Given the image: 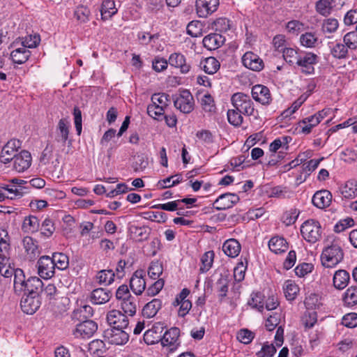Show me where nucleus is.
<instances>
[{
	"label": "nucleus",
	"mask_w": 357,
	"mask_h": 357,
	"mask_svg": "<svg viewBox=\"0 0 357 357\" xmlns=\"http://www.w3.org/2000/svg\"><path fill=\"white\" fill-rule=\"evenodd\" d=\"M219 0H196V11L199 17H207L217 10Z\"/></svg>",
	"instance_id": "nucleus-10"
},
{
	"label": "nucleus",
	"mask_w": 357,
	"mask_h": 357,
	"mask_svg": "<svg viewBox=\"0 0 357 357\" xmlns=\"http://www.w3.org/2000/svg\"><path fill=\"white\" fill-rule=\"evenodd\" d=\"M98 329V324L93 320H85L77 324L73 331V335L76 338L89 339L91 337Z\"/></svg>",
	"instance_id": "nucleus-6"
},
{
	"label": "nucleus",
	"mask_w": 357,
	"mask_h": 357,
	"mask_svg": "<svg viewBox=\"0 0 357 357\" xmlns=\"http://www.w3.org/2000/svg\"><path fill=\"white\" fill-rule=\"evenodd\" d=\"M147 113L151 117L155 119H159V117L164 114L163 106H160L159 105H155L153 103L150 104L147 107Z\"/></svg>",
	"instance_id": "nucleus-57"
},
{
	"label": "nucleus",
	"mask_w": 357,
	"mask_h": 357,
	"mask_svg": "<svg viewBox=\"0 0 357 357\" xmlns=\"http://www.w3.org/2000/svg\"><path fill=\"white\" fill-rule=\"evenodd\" d=\"M317 321V314L315 311H307L303 317V321L306 328H312Z\"/></svg>",
	"instance_id": "nucleus-58"
},
{
	"label": "nucleus",
	"mask_w": 357,
	"mask_h": 357,
	"mask_svg": "<svg viewBox=\"0 0 357 357\" xmlns=\"http://www.w3.org/2000/svg\"><path fill=\"white\" fill-rule=\"evenodd\" d=\"M229 279L227 275L221 274L215 284V288L218 294V298L220 301L227 296L229 289Z\"/></svg>",
	"instance_id": "nucleus-30"
},
{
	"label": "nucleus",
	"mask_w": 357,
	"mask_h": 357,
	"mask_svg": "<svg viewBox=\"0 0 357 357\" xmlns=\"http://www.w3.org/2000/svg\"><path fill=\"white\" fill-rule=\"evenodd\" d=\"M275 352L276 349L273 344H264L257 355L258 357H273Z\"/></svg>",
	"instance_id": "nucleus-64"
},
{
	"label": "nucleus",
	"mask_w": 357,
	"mask_h": 357,
	"mask_svg": "<svg viewBox=\"0 0 357 357\" xmlns=\"http://www.w3.org/2000/svg\"><path fill=\"white\" fill-rule=\"evenodd\" d=\"M213 251L206 252L202 255L201 258L202 265L199 268L200 272L206 273L211 268L213 262Z\"/></svg>",
	"instance_id": "nucleus-45"
},
{
	"label": "nucleus",
	"mask_w": 357,
	"mask_h": 357,
	"mask_svg": "<svg viewBox=\"0 0 357 357\" xmlns=\"http://www.w3.org/2000/svg\"><path fill=\"white\" fill-rule=\"evenodd\" d=\"M56 268L59 270H65L68 267L69 260L68 257L62 252H54L50 257Z\"/></svg>",
	"instance_id": "nucleus-39"
},
{
	"label": "nucleus",
	"mask_w": 357,
	"mask_h": 357,
	"mask_svg": "<svg viewBox=\"0 0 357 357\" xmlns=\"http://www.w3.org/2000/svg\"><path fill=\"white\" fill-rule=\"evenodd\" d=\"M213 28L217 31L225 32L230 29L229 20L224 17L218 18L213 22Z\"/></svg>",
	"instance_id": "nucleus-61"
},
{
	"label": "nucleus",
	"mask_w": 357,
	"mask_h": 357,
	"mask_svg": "<svg viewBox=\"0 0 357 357\" xmlns=\"http://www.w3.org/2000/svg\"><path fill=\"white\" fill-rule=\"evenodd\" d=\"M130 331L128 327L109 328L105 331L104 337L112 344L123 345L128 341Z\"/></svg>",
	"instance_id": "nucleus-4"
},
{
	"label": "nucleus",
	"mask_w": 357,
	"mask_h": 357,
	"mask_svg": "<svg viewBox=\"0 0 357 357\" xmlns=\"http://www.w3.org/2000/svg\"><path fill=\"white\" fill-rule=\"evenodd\" d=\"M242 114L236 109H229L227 111V119L230 124L234 126H240L243 122Z\"/></svg>",
	"instance_id": "nucleus-50"
},
{
	"label": "nucleus",
	"mask_w": 357,
	"mask_h": 357,
	"mask_svg": "<svg viewBox=\"0 0 357 357\" xmlns=\"http://www.w3.org/2000/svg\"><path fill=\"white\" fill-rule=\"evenodd\" d=\"M175 107L185 114L190 113L194 109L193 96L188 90H183L179 95L173 97Z\"/></svg>",
	"instance_id": "nucleus-5"
},
{
	"label": "nucleus",
	"mask_w": 357,
	"mask_h": 357,
	"mask_svg": "<svg viewBox=\"0 0 357 357\" xmlns=\"http://www.w3.org/2000/svg\"><path fill=\"white\" fill-rule=\"evenodd\" d=\"M316 10L320 15L326 16L331 13V3L329 0H319L316 3Z\"/></svg>",
	"instance_id": "nucleus-55"
},
{
	"label": "nucleus",
	"mask_w": 357,
	"mask_h": 357,
	"mask_svg": "<svg viewBox=\"0 0 357 357\" xmlns=\"http://www.w3.org/2000/svg\"><path fill=\"white\" fill-rule=\"evenodd\" d=\"M344 258V252L340 240H334L326 247L321 253V264L326 268H333L340 263Z\"/></svg>",
	"instance_id": "nucleus-1"
},
{
	"label": "nucleus",
	"mask_w": 357,
	"mask_h": 357,
	"mask_svg": "<svg viewBox=\"0 0 357 357\" xmlns=\"http://www.w3.org/2000/svg\"><path fill=\"white\" fill-rule=\"evenodd\" d=\"M162 271L163 268L162 264L158 261H153L149 267L148 275L151 278L155 280L162 275Z\"/></svg>",
	"instance_id": "nucleus-52"
},
{
	"label": "nucleus",
	"mask_w": 357,
	"mask_h": 357,
	"mask_svg": "<svg viewBox=\"0 0 357 357\" xmlns=\"http://www.w3.org/2000/svg\"><path fill=\"white\" fill-rule=\"evenodd\" d=\"M354 221L351 218H347L340 220L334 227V231L336 233H340L348 227L354 225Z\"/></svg>",
	"instance_id": "nucleus-63"
},
{
	"label": "nucleus",
	"mask_w": 357,
	"mask_h": 357,
	"mask_svg": "<svg viewBox=\"0 0 357 357\" xmlns=\"http://www.w3.org/2000/svg\"><path fill=\"white\" fill-rule=\"evenodd\" d=\"M282 56L285 61L291 65L296 64L300 56L296 50L285 47L282 50Z\"/></svg>",
	"instance_id": "nucleus-44"
},
{
	"label": "nucleus",
	"mask_w": 357,
	"mask_h": 357,
	"mask_svg": "<svg viewBox=\"0 0 357 357\" xmlns=\"http://www.w3.org/2000/svg\"><path fill=\"white\" fill-rule=\"evenodd\" d=\"M31 52L24 47H18L10 53V57L15 63H24L30 57Z\"/></svg>",
	"instance_id": "nucleus-36"
},
{
	"label": "nucleus",
	"mask_w": 357,
	"mask_h": 357,
	"mask_svg": "<svg viewBox=\"0 0 357 357\" xmlns=\"http://www.w3.org/2000/svg\"><path fill=\"white\" fill-rule=\"evenodd\" d=\"M22 244L27 258L34 260L40 254L37 242L31 236H25L22 240Z\"/></svg>",
	"instance_id": "nucleus-21"
},
{
	"label": "nucleus",
	"mask_w": 357,
	"mask_h": 357,
	"mask_svg": "<svg viewBox=\"0 0 357 357\" xmlns=\"http://www.w3.org/2000/svg\"><path fill=\"white\" fill-rule=\"evenodd\" d=\"M242 63L245 68L257 72L261 71L264 67L263 60L252 52H247L243 54Z\"/></svg>",
	"instance_id": "nucleus-13"
},
{
	"label": "nucleus",
	"mask_w": 357,
	"mask_h": 357,
	"mask_svg": "<svg viewBox=\"0 0 357 357\" xmlns=\"http://www.w3.org/2000/svg\"><path fill=\"white\" fill-rule=\"evenodd\" d=\"M32 162L31 153L26 150H23L18 153L12 160L13 169L19 173H22L27 170Z\"/></svg>",
	"instance_id": "nucleus-9"
},
{
	"label": "nucleus",
	"mask_w": 357,
	"mask_h": 357,
	"mask_svg": "<svg viewBox=\"0 0 357 357\" xmlns=\"http://www.w3.org/2000/svg\"><path fill=\"white\" fill-rule=\"evenodd\" d=\"M137 303V298L132 296L121 302V309L123 310L124 313L130 316H133L136 313Z\"/></svg>",
	"instance_id": "nucleus-40"
},
{
	"label": "nucleus",
	"mask_w": 357,
	"mask_h": 357,
	"mask_svg": "<svg viewBox=\"0 0 357 357\" xmlns=\"http://www.w3.org/2000/svg\"><path fill=\"white\" fill-rule=\"evenodd\" d=\"M107 321L111 328H128L129 324L127 316L117 310L107 312Z\"/></svg>",
	"instance_id": "nucleus-11"
},
{
	"label": "nucleus",
	"mask_w": 357,
	"mask_h": 357,
	"mask_svg": "<svg viewBox=\"0 0 357 357\" xmlns=\"http://www.w3.org/2000/svg\"><path fill=\"white\" fill-rule=\"evenodd\" d=\"M298 215L299 211H298L296 208H291L283 213L282 221L285 225L290 226L296 221Z\"/></svg>",
	"instance_id": "nucleus-51"
},
{
	"label": "nucleus",
	"mask_w": 357,
	"mask_h": 357,
	"mask_svg": "<svg viewBox=\"0 0 357 357\" xmlns=\"http://www.w3.org/2000/svg\"><path fill=\"white\" fill-rule=\"evenodd\" d=\"M18 40L21 41V45H22V47L25 49L26 47L35 48L39 45L40 38V36L38 34L29 35L25 37L19 38L13 43V45H17L19 43Z\"/></svg>",
	"instance_id": "nucleus-38"
},
{
	"label": "nucleus",
	"mask_w": 357,
	"mask_h": 357,
	"mask_svg": "<svg viewBox=\"0 0 357 357\" xmlns=\"http://www.w3.org/2000/svg\"><path fill=\"white\" fill-rule=\"evenodd\" d=\"M342 324L347 328L357 326V314L352 312L344 315L342 319Z\"/></svg>",
	"instance_id": "nucleus-62"
},
{
	"label": "nucleus",
	"mask_w": 357,
	"mask_h": 357,
	"mask_svg": "<svg viewBox=\"0 0 357 357\" xmlns=\"http://www.w3.org/2000/svg\"><path fill=\"white\" fill-rule=\"evenodd\" d=\"M90 10L84 6H78L75 11V17L82 23H84L89 20L90 15Z\"/></svg>",
	"instance_id": "nucleus-54"
},
{
	"label": "nucleus",
	"mask_w": 357,
	"mask_h": 357,
	"mask_svg": "<svg viewBox=\"0 0 357 357\" xmlns=\"http://www.w3.org/2000/svg\"><path fill=\"white\" fill-rule=\"evenodd\" d=\"M22 143L20 140L13 139L8 141L2 148L0 153V162L3 164L10 163L14 157L17 154V151L21 147Z\"/></svg>",
	"instance_id": "nucleus-7"
},
{
	"label": "nucleus",
	"mask_w": 357,
	"mask_h": 357,
	"mask_svg": "<svg viewBox=\"0 0 357 357\" xmlns=\"http://www.w3.org/2000/svg\"><path fill=\"white\" fill-rule=\"evenodd\" d=\"M220 62L212 56L205 59L200 63V66L204 72L210 75L215 73L220 68Z\"/></svg>",
	"instance_id": "nucleus-37"
},
{
	"label": "nucleus",
	"mask_w": 357,
	"mask_h": 357,
	"mask_svg": "<svg viewBox=\"0 0 357 357\" xmlns=\"http://www.w3.org/2000/svg\"><path fill=\"white\" fill-rule=\"evenodd\" d=\"M349 278V274L347 271L338 270L333 276V285L336 289H343L348 284Z\"/></svg>",
	"instance_id": "nucleus-33"
},
{
	"label": "nucleus",
	"mask_w": 357,
	"mask_h": 357,
	"mask_svg": "<svg viewBox=\"0 0 357 357\" xmlns=\"http://www.w3.org/2000/svg\"><path fill=\"white\" fill-rule=\"evenodd\" d=\"M144 272L137 270L130 280V287L135 295H141L146 288Z\"/></svg>",
	"instance_id": "nucleus-18"
},
{
	"label": "nucleus",
	"mask_w": 357,
	"mask_h": 357,
	"mask_svg": "<svg viewBox=\"0 0 357 357\" xmlns=\"http://www.w3.org/2000/svg\"><path fill=\"white\" fill-rule=\"evenodd\" d=\"M162 301L160 299L154 298L146 303L142 309L144 317L149 319L155 317L159 310L162 307Z\"/></svg>",
	"instance_id": "nucleus-29"
},
{
	"label": "nucleus",
	"mask_w": 357,
	"mask_h": 357,
	"mask_svg": "<svg viewBox=\"0 0 357 357\" xmlns=\"http://www.w3.org/2000/svg\"><path fill=\"white\" fill-rule=\"evenodd\" d=\"M38 273L43 279L52 278L55 273L56 267L50 257L44 255L37 262Z\"/></svg>",
	"instance_id": "nucleus-8"
},
{
	"label": "nucleus",
	"mask_w": 357,
	"mask_h": 357,
	"mask_svg": "<svg viewBox=\"0 0 357 357\" xmlns=\"http://www.w3.org/2000/svg\"><path fill=\"white\" fill-rule=\"evenodd\" d=\"M288 247L287 241L282 236H273L268 241V248L275 254L285 252Z\"/></svg>",
	"instance_id": "nucleus-24"
},
{
	"label": "nucleus",
	"mask_w": 357,
	"mask_h": 357,
	"mask_svg": "<svg viewBox=\"0 0 357 357\" xmlns=\"http://www.w3.org/2000/svg\"><path fill=\"white\" fill-rule=\"evenodd\" d=\"M231 102L239 112L248 116H255L253 102L250 96L243 93H234L231 97Z\"/></svg>",
	"instance_id": "nucleus-3"
},
{
	"label": "nucleus",
	"mask_w": 357,
	"mask_h": 357,
	"mask_svg": "<svg viewBox=\"0 0 357 357\" xmlns=\"http://www.w3.org/2000/svg\"><path fill=\"white\" fill-rule=\"evenodd\" d=\"M225 41V38L219 33H210L203 38V45L208 50H212L220 47Z\"/></svg>",
	"instance_id": "nucleus-25"
},
{
	"label": "nucleus",
	"mask_w": 357,
	"mask_h": 357,
	"mask_svg": "<svg viewBox=\"0 0 357 357\" xmlns=\"http://www.w3.org/2000/svg\"><path fill=\"white\" fill-rule=\"evenodd\" d=\"M252 97L264 105H269L272 100L269 89L261 84H256L252 88Z\"/></svg>",
	"instance_id": "nucleus-15"
},
{
	"label": "nucleus",
	"mask_w": 357,
	"mask_h": 357,
	"mask_svg": "<svg viewBox=\"0 0 357 357\" xmlns=\"http://www.w3.org/2000/svg\"><path fill=\"white\" fill-rule=\"evenodd\" d=\"M148 165V158L144 154H140L135 157L132 167L135 172H142L146 168Z\"/></svg>",
	"instance_id": "nucleus-47"
},
{
	"label": "nucleus",
	"mask_w": 357,
	"mask_h": 357,
	"mask_svg": "<svg viewBox=\"0 0 357 357\" xmlns=\"http://www.w3.org/2000/svg\"><path fill=\"white\" fill-rule=\"evenodd\" d=\"M6 199H15L21 197L24 192L23 188H17L9 181L8 183H1Z\"/></svg>",
	"instance_id": "nucleus-35"
},
{
	"label": "nucleus",
	"mask_w": 357,
	"mask_h": 357,
	"mask_svg": "<svg viewBox=\"0 0 357 357\" xmlns=\"http://www.w3.org/2000/svg\"><path fill=\"white\" fill-rule=\"evenodd\" d=\"M299 40L301 45L307 48H314L321 43L315 32H305L301 34Z\"/></svg>",
	"instance_id": "nucleus-32"
},
{
	"label": "nucleus",
	"mask_w": 357,
	"mask_h": 357,
	"mask_svg": "<svg viewBox=\"0 0 357 357\" xmlns=\"http://www.w3.org/2000/svg\"><path fill=\"white\" fill-rule=\"evenodd\" d=\"M342 197L347 199H354L357 196V181L349 180L340 188Z\"/></svg>",
	"instance_id": "nucleus-34"
},
{
	"label": "nucleus",
	"mask_w": 357,
	"mask_h": 357,
	"mask_svg": "<svg viewBox=\"0 0 357 357\" xmlns=\"http://www.w3.org/2000/svg\"><path fill=\"white\" fill-rule=\"evenodd\" d=\"M180 335L178 328L173 327L167 331L161 338V344L163 347H170V351H174L179 344L178 342Z\"/></svg>",
	"instance_id": "nucleus-17"
},
{
	"label": "nucleus",
	"mask_w": 357,
	"mask_h": 357,
	"mask_svg": "<svg viewBox=\"0 0 357 357\" xmlns=\"http://www.w3.org/2000/svg\"><path fill=\"white\" fill-rule=\"evenodd\" d=\"M318 62V56L312 52H307L303 56H300L296 64L302 68V73L311 75L314 73V65Z\"/></svg>",
	"instance_id": "nucleus-12"
},
{
	"label": "nucleus",
	"mask_w": 357,
	"mask_h": 357,
	"mask_svg": "<svg viewBox=\"0 0 357 357\" xmlns=\"http://www.w3.org/2000/svg\"><path fill=\"white\" fill-rule=\"evenodd\" d=\"M349 48L344 43H336L331 50V53L333 57L338 59H346L348 55Z\"/></svg>",
	"instance_id": "nucleus-43"
},
{
	"label": "nucleus",
	"mask_w": 357,
	"mask_h": 357,
	"mask_svg": "<svg viewBox=\"0 0 357 357\" xmlns=\"http://www.w3.org/2000/svg\"><path fill=\"white\" fill-rule=\"evenodd\" d=\"M254 337V333L248 329H241L237 333V339L245 344L250 343Z\"/></svg>",
	"instance_id": "nucleus-59"
},
{
	"label": "nucleus",
	"mask_w": 357,
	"mask_h": 357,
	"mask_svg": "<svg viewBox=\"0 0 357 357\" xmlns=\"http://www.w3.org/2000/svg\"><path fill=\"white\" fill-rule=\"evenodd\" d=\"M343 300L344 303L349 306L357 304V288L354 287L348 288L344 293Z\"/></svg>",
	"instance_id": "nucleus-49"
},
{
	"label": "nucleus",
	"mask_w": 357,
	"mask_h": 357,
	"mask_svg": "<svg viewBox=\"0 0 357 357\" xmlns=\"http://www.w3.org/2000/svg\"><path fill=\"white\" fill-rule=\"evenodd\" d=\"M241 245L238 241L234 238L227 240L222 245V250L226 255L229 257H237L241 252Z\"/></svg>",
	"instance_id": "nucleus-28"
},
{
	"label": "nucleus",
	"mask_w": 357,
	"mask_h": 357,
	"mask_svg": "<svg viewBox=\"0 0 357 357\" xmlns=\"http://www.w3.org/2000/svg\"><path fill=\"white\" fill-rule=\"evenodd\" d=\"M332 200V195L327 190L317 191L312 197V204L319 208L328 207Z\"/></svg>",
	"instance_id": "nucleus-20"
},
{
	"label": "nucleus",
	"mask_w": 357,
	"mask_h": 357,
	"mask_svg": "<svg viewBox=\"0 0 357 357\" xmlns=\"http://www.w3.org/2000/svg\"><path fill=\"white\" fill-rule=\"evenodd\" d=\"M338 21L335 18H329L323 23L322 29L325 33H334L338 28Z\"/></svg>",
	"instance_id": "nucleus-60"
},
{
	"label": "nucleus",
	"mask_w": 357,
	"mask_h": 357,
	"mask_svg": "<svg viewBox=\"0 0 357 357\" xmlns=\"http://www.w3.org/2000/svg\"><path fill=\"white\" fill-rule=\"evenodd\" d=\"M26 280L24 271L20 268H17L14 274V289L15 291L22 292L23 286L24 285Z\"/></svg>",
	"instance_id": "nucleus-46"
},
{
	"label": "nucleus",
	"mask_w": 357,
	"mask_h": 357,
	"mask_svg": "<svg viewBox=\"0 0 357 357\" xmlns=\"http://www.w3.org/2000/svg\"><path fill=\"white\" fill-rule=\"evenodd\" d=\"M43 285V282L39 278L36 276L30 277L23 286L22 291L26 295L39 296Z\"/></svg>",
	"instance_id": "nucleus-19"
},
{
	"label": "nucleus",
	"mask_w": 357,
	"mask_h": 357,
	"mask_svg": "<svg viewBox=\"0 0 357 357\" xmlns=\"http://www.w3.org/2000/svg\"><path fill=\"white\" fill-rule=\"evenodd\" d=\"M168 62L171 66L179 68L182 73H187L190 71V66L186 63L185 56L181 53L172 54L169 57Z\"/></svg>",
	"instance_id": "nucleus-22"
},
{
	"label": "nucleus",
	"mask_w": 357,
	"mask_h": 357,
	"mask_svg": "<svg viewBox=\"0 0 357 357\" xmlns=\"http://www.w3.org/2000/svg\"><path fill=\"white\" fill-rule=\"evenodd\" d=\"M298 291L299 287L294 282L291 280H287L285 282L284 286V293L287 300H294Z\"/></svg>",
	"instance_id": "nucleus-42"
},
{
	"label": "nucleus",
	"mask_w": 357,
	"mask_h": 357,
	"mask_svg": "<svg viewBox=\"0 0 357 357\" xmlns=\"http://www.w3.org/2000/svg\"><path fill=\"white\" fill-rule=\"evenodd\" d=\"M20 306L24 313L34 314L40 306L39 296L24 294L20 301Z\"/></svg>",
	"instance_id": "nucleus-14"
},
{
	"label": "nucleus",
	"mask_w": 357,
	"mask_h": 357,
	"mask_svg": "<svg viewBox=\"0 0 357 357\" xmlns=\"http://www.w3.org/2000/svg\"><path fill=\"white\" fill-rule=\"evenodd\" d=\"M93 314V308L89 305H84L75 309L71 314L73 320L83 321L89 320Z\"/></svg>",
	"instance_id": "nucleus-26"
},
{
	"label": "nucleus",
	"mask_w": 357,
	"mask_h": 357,
	"mask_svg": "<svg viewBox=\"0 0 357 357\" xmlns=\"http://www.w3.org/2000/svg\"><path fill=\"white\" fill-rule=\"evenodd\" d=\"M115 273L112 269L101 270L96 275V279L100 284L109 285L114 280Z\"/></svg>",
	"instance_id": "nucleus-41"
},
{
	"label": "nucleus",
	"mask_w": 357,
	"mask_h": 357,
	"mask_svg": "<svg viewBox=\"0 0 357 357\" xmlns=\"http://www.w3.org/2000/svg\"><path fill=\"white\" fill-rule=\"evenodd\" d=\"M40 228V222L37 217L34 215H29L24 218L22 230L24 233L33 234L38 231Z\"/></svg>",
	"instance_id": "nucleus-31"
},
{
	"label": "nucleus",
	"mask_w": 357,
	"mask_h": 357,
	"mask_svg": "<svg viewBox=\"0 0 357 357\" xmlns=\"http://www.w3.org/2000/svg\"><path fill=\"white\" fill-rule=\"evenodd\" d=\"M301 233L305 241L314 243L321 239L322 229L318 221L310 219L302 224Z\"/></svg>",
	"instance_id": "nucleus-2"
},
{
	"label": "nucleus",
	"mask_w": 357,
	"mask_h": 357,
	"mask_svg": "<svg viewBox=\"0 0 357 357\" xmlns=\"http://www.w3.org/2000/svg\"><path fill=\"white\" fill-rule=\"evenodd\" d=\"M201 105L206 112L214 113L215 112V105L213 98L209 93L203 96L201 100Z\"/></svg>",
	"instance_id": "nucleus-48"
},
{
	"label": "nucleus",
	"mask_w": 357,
	"mask_h": 357,
	"mask_svg": "<svg viewBox=\"0 0 357 357\" xmlns=\"http://www.w3.org/2000/svg\"><path fill=\"white\" fill-rule=\"evenodd\" d=\"M112 297V292L104 288H97L91 294L90 299L95 305H101L107 303Z\"/></svg>",
	"instance_id": "nucleus-23"
},
{
	"label": "nucleus",
	"mask_w": 357,
	"mask_h": 357,
	"mask_svg": "<svg viewBox=\"0 0 357 357\" xmlns=\"http://www.w3.org/2000/svg\"><path fill=\"white\" fill-rule=\"evenodd\" d=\"M343 42L349 50L357 48V31H353L346 33L343 37Z\"/></svg>",
	"instance_id": "nucleus-53"
},
{
	"label": "nucleus",
	"mask_w": 357,
	"mask_h": 357,
	"mask_svg": "<svg viewBox=\"0 0 357 357\" xmlns=\"http://www.w3.org/2000/svg\"><path fill=\"white\" fill-rule=\"evenodd\" d=\"M69 135V122L66 119H61L59 120L57 126V134L55 137V140L57 142H60L62 145H65L66 141L68 139Z\"/></svg>",
	"instance_id": "nucleus-27"
},
{
	"label": "nucleus",
	"mask_w": 357,
	"mask_h": 357,
	"mask_svg": "<svg viewBox=\"0 0 357 357\" xmlns=\"http://www.w3.org/2000/svg\"><path fill=\"white\" fill-rule=\"evenodd\" d=\"M239 197L237 195L234 193H225L220 195L214 202L213 205L215 209L218 211L226 210L231 208L239 201Z\"/></svg>",
	"instance_id": "nucleus-16"
},
{
	"label": "nucleus",
	"mask_w": 357,
	"mask_h": 357,
	"mask_svg": "<svg viewBox=\"0 0 357 357\" xmlns=\"http://www.w3.org/2000/svg\"><path fill=\"white\" fill-rule=\"evenodd\" d=\"M40 230L41 235L47 238L50 237L55 231V227L53 222L50 219L46 218L42 222Z\"/></svg>",
	"instance_id": "nucleus-56"
}]
</instances>
